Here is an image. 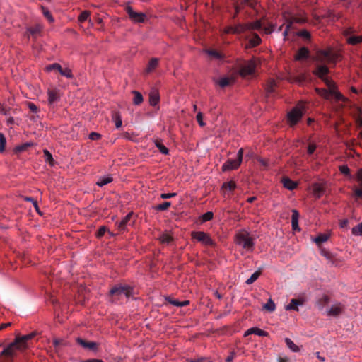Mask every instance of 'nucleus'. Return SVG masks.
Masks as SVG:
<instances>
[{"label":"nucleus","instance_id":"4468645a","mask_svg":"<svg viewBox=\"0 0 362 362\" xmlns=\"http://www.w3.org/2000/svg\"><path fill=\"white\" fill-rule=\"evenodd\" d=\"M76 342L78 344L81 346H82L84 349H87L92 351H96L98 344L96 342L94 341H86V340L78 337L76 339Z\"/></svg>","mask_w":362,"mask_h":362},{"label":"nucleus","instance_id":"c9c22d12","mask_svg":"<svg viewBox=\"0 0 362 362\" xmlns=\"http://www.w3.org/2000/svg\"><path fill=\"white\" fill-rule=\"evenodd\" d=\"M133 93L134 94L133 103L136 105H140L143 102V96L142 95L138 92V91H133Z\"/></svg>","mask_w":362,"mask_h":362},{"label":"nucleus","instance_id":"b1692460","mask_svg":"<svg viewBox=\"0 0 362 362\" xmlns=\"http://www.w3.org/2000/svg\"><path fill=\"white\" fill-rule=\"evenodd\" d=\"M281 182L284 187L289 190H293L297 187V183L287 177H284Z\"/></svg>","mask_w":362,"mask_h":362},{"label":"nucleus","instance_id":"a878e982","mask_svg":"<svg viewBox=\"0 0 362 362\" xmlns=\"http://www.w3.org/2000/svg\"><path fill=\"white\" fill-rule=\"evenodd\" d=\"M112 181V177L110 176V175H107V176L99 177V179L97 181L96 184L99 187H103V186L110 183Z\"/></svg>","mask_w":362,"mask_h":362},{"label":"nucleus","instance_id":"412c9836","mask_svg":"<svg viewBox=\"0 0 362 362\" xmlns=\"http://www.w3.org/2000/svg\"><path fill=\"white\" fill-rule=\"evenodd\" d=\"M251 334H254L260 337H265L268 335V333L267 332L261 329H259L257 327H252L245 332L244 337H247Z\"/></svg>","mask_w":362,"mask_h":362},{"label":"nucleus","instance_id":"5fc2aeb1","mask_svg":"<svg viewBox=\"0 0 362 362\" xmlns=\"http://www.w3.org/2000/svg\"><path fill=\"white\" fill-rule=\"evenodd\" d=\"M89 16H90V13L87 11H85L80 14L78 20L81 22H83L88 18Z\"/></svg>","mask_w":362,"mask_h":362},{"label":"nucleus","instance_id":"13d9d810","mask_svg":"<svg viewBox=\"0 0 362 362\" xmlns=\"http://www.w3.org/2000/svg\"><path fill=\"white\" fill-rule=\"evenodd\" d=\"M177 195V193H163L160 194V197L163 199H170L172 197H175Z\"/></svg>","mask_w":362,"mask_h":362},{"label":"nucleus","instance_id":"e433bc0d","mask_svg":"<svg viewBox=\"0 0 362 362\" xmlns=\"http://www.w3.org/2000/svg\"><path fill=\"white\" fill-rule=\"evenodd\" d=\"M59 72L61 75L65 76L67 78H72L74 77L71 70L69 68H62Z\"/></svg>","mask_w":362,"mask_h":362},{"label":"nucleus","instance_id":"680f3d73","mask_svg":"<svg viewBox=\"0 0 362 362\" xmlns=\"http://www.w3.org/2000/svg\"><path fill=\"white\" fill-rule=\"evenodd\" d=\"M317 146L315 144H310L308 146V153L312 155L315 151Z\"/></svg>","mask_w":362,"mask_h":362},{"label":"nucleus","instance_id":"49530a36","mask_svg":"<svg viewBox=\"0 0 362 362\" xmlns=\"http://www.w3.org/2000/svg\"><path fill=\"white\" fill-rule=\"evenodd\" d=\"M61 69H62V66L58 63H54V64H49V65L47 66L45 68L46 71H51L52 70H57L58 71H59Z\"/></svg>","mask_w":362,"mask_h":362},{"label":"nucleus","instance_id":"864d4df0","mask_svg":"<svg viewBox=\"0 0 362 362\" xmlns=\"http://www.w3.org/2000/svg\"><path fill=\"white\" fill-rule=\"evenodd\" d=\"M196 119H197V121L198 122V124H199V126L201 127H204L205 126V123L203 121V115L201 112H199L196 116Z\"/></svg>","mask_w":362,"mask_h":362},{"label":"nucleus","instance_id":"052dcab7","mask_svg":"<svg viewBox=\"0 0 362 362\" xmlns=\"http://www.w3.org/2000/svg\"><path fill=\"white\" fill-rule=\"evenodd\" d=\"M28 32L33 35H36L40 32V28L39 26H36L35 28H30L28 29Z\"/></svg>","mask_w":362,"mask_h":362},{"label":"nucleus","instance_id":"dca6fc26","mask_svg":"<svg viewBox=\"0 0 362 362\" xmlns=\"http://www.w3.org/2000/svg\"><path fill=\"white\" fill-rule=\"evenodd\" d=\"M225 33H234L239 34L244 33V27L242 26L241 23L237 24L234 26H228L225 28Z\"/></svg>","mask_w":362,"mask_h":362},{"label":"nucleus","instance_id":"6ab92c4d","mask_svg":"<svg viewBox=\"0 0 362 362\" xmlns=\"http://www.w3.org/2000/svg\"><path fill=\"white\" fill-rule=\"evenodd\" d=\"M292 216H291V226L293 230H300V228L298 227V219L300 214L298 211L296 209H293L291 211Z\"/></svg>","mask_w":362,"mask_h":362},{"label":"nucleus","instance_id":"bb28decb","mask_svg":"<svg viewBox=\"0 0 362 362\" xmlns=\"http://www.w3.org/2000/svg\"><path fill=\"white\" fill-rule=\"evenodd\" d=\"M329 238V235L326 233H320L317 237L314 238V242L320 245L323 243H325Z\"/></svg>","mask_w":362,"mask_h":362},{"label":"nucleus","instance_id":"6e6552de","mask_svg":"<svg viewBox=\"0 0 362 362\" xmlns=\"http://www.w3.org/2000/svg\"><path fill=\"white\" fill-rule=\"evenodd\" d=\"M329 73V69L325 65H317L315 69L313 71V74L320 78L325 85H332V82H334L332 80L329 79L327 74Z\"/></svg>","mask_w":362,"mask_h":362},{"label":"nucleus","instance_id":"ea45409f","mask_svg":"<svg viewBox=\"0 0 362 362\" xmlns=\"http://www.w3.org/2000/svg\"><path fill=\"white\" fill-rule=\"evenodd\" d=\"M171 206V202H164L156 206V209L158 211H165Z\"/></svg>","mask_w":362,"mask_h":362},{"label":"nucleus","instance_id":"8fccbe9b","mask_svg":"<svg viewBox=\"0 0 362 362\" xmlns=\"http://www.w3.org/2000/svg\"><path fill=\"white\" fill-rule=\"evenodd\" d=\"M214 214L211 211H207L206 213L204 214L202 216V219L203 222H206L213 218Z\"/></svg>","mask_w":362,"mask_h":362},{"label":"nucleus","instance_id":"bf43d9fd","mask_svg":"<svg viewBox=\"0 0 362 362\" xmlns=\"http://www.w3.org/2000/svg\"><path fill=\"white\" fill-rule=\"evenodd\" d=\"M101 137V135L97 132H91L89 136H88V138L90 139V140H93V141H95V140H98Z\"/></svg>","mask_w":362,"mask_h":362},{"label":"nucleus","instance_id":"f03ea898","mask_svg":"<svg viewBox=\"0 0 362 362\" xmlns=\"http://www.w3.org/2000/svg\"><path fill=\"white\" fill-rule=\"evenodd\" d=\"M327 89L316 88V92L320 96L325 99H329L331 97L334 98L337 100H344V97L337 90V86L334 82H332V85H326Z\"/></svg>","mask_w":362,"mask_h":362},{"label":"nucleus","instance_id":"0e129e2a","mask_svg":"<svg viewBox=\"0 0 362 362\" xmlns=\"http://www.w3.org/2000/svg\"><path fill=\"white\" fill-rule=\"evenodd\" d=\"M28 106L30 111H32L33 112H37L38 110L37 107L33 103H29Z\"/></svg>","mask_w":362,"mask_h":362},{"label":"nucleus","instance_id":"7c9ffc66","mask_svg":"<svg viewBox=\"0 0 362 362\" xmlns=\"http://www.w3.org/2000/svg\"><path fill=\"white\" fill-rule=\"evenodd\" d=\"M233 81V78L223 77L218 80V84L219 85L220 87L225 88L229 86Z\"/></svg>","mask_w":362,"mask_h":362},{"label":"nucleus","instance_id":"5701e85b","mask_svg":"<svg viewBox=\"0 0 362 362\" xmlns=\"http://www.w3.org/2000/svg\"><path fill=\"white\" fill-rule=\"evenodd\" d=\"M132 213L126 215L120 221L117 223V227L120 230H124L126 227L129 225V221L132 218Z\"/></svg>","mask_w":362,"mask_h":362},{"label":"nucleus","instance_id":"338daca9","mask_svg":"<svg viewBox=\"0 0 362 362\" xmlns=\"http://www.w3.org/2000/svg\"><path fill=\"white\" fill-rule=\"evenodd\" d=\"M354 194L356 197L362 199V189H356L354 190Z\"/></svg>","mask_w":362,"mask_h":362},{"label":"nucleus","instance_id":"c756f323","mask_svg":"<svg viewBox=\"0 0 362 362\" xmlns=\"http://www.w3.org/2000/svg\"><path fill=\"white\" fill-rule=\"evenodd\" d=\"M347 42L351 45H356L362 42V35L356 36L352 35L347 38Z\"/></svg>","mask_w":362,"mask_h":362},{"label":"nucleus","instance_id":"69168bd1","mask_svg":"<svg viewBox=\"0 0 362 362\" xmlns=\"http://www.w3.org/2000/svg\"><path fill=\"white\" fill-rule=\"evenodd\" d=\"M106 230H107V228L105 226H101L98 231V237L103 236L105 234Z\"/></svg>","mask_w":362,"mask_h":362},{"label":"nucleus","instance_id":"f257e3e1","mask_svg":"<svg viewBox=\"0 0 362 362\" xmlns=\"http://www.w3.org/2000/svg\"><path fill=\"white\" fill-rule=\"evenodd\" d=\"M235 241L238 245L241 246L245 250H253L255 245L254 239L247 231L245 230L238 231L235 235Z\"/></svg>","mask_w":362,"mask_h":362},{"label":"nucleus","instance_id":"7ed1b4c3","mask_svg":"<svg viewBox=\"0 0 362 362\" xmlns=\"http://www.w3.org/2000/svg\"><path fill=\"white\" fill-rule=\"evenodd\" d=\"M339 57V54L332 51L331 48L327 49H319L317 51L315 59L320 63H335Z\"/></svg>","mask_w":362,"mask_h":362},{"label":"nucleus","instance_id":"79ce46f5","mask_svg":"<svg viewBox=\"0 0 362 362\" xmlns=\"http://www.w3.org/2000/svg\"><path fill=\"white\" fill-rule=\"evenodd\" d=\"M264 308L269 312H273L276 308L275 303L269 298L268 302L264 305Z\"/></svg>","mask_w":362,"mask_h":362},{"label":"nucleus","instance_id":"2eb2a0df","mask_svg":"<svg viewBox=\"0 0 362 362\" xmlns=\"http://www.w3.org/2000/svg\"><path fill=\"white\" fill-rule=\"evenodd\" d=\"M33 336L34 334L31 333L26 335H23L22 337H16L15 340H18V344H19V346L24 349L26 348L27 341L31 339L33 337Z\"/></svg>","mask_w":362,"mask_h":362},{"label":"nucleus","instance_id":"9d476101","mask_svg":"<svg viewBox=\"0 0 362 362\" xmlns=\"http://www.w3.org/2000/svg\"><path fill=\"white\" fill-rule=\"evenodd\" d=\"M18 340H15L9 344L2 350L1 355L6 356V357H13L17 351L23 350V349L19 346V344H18Z\"/></svg>","mask_w":362,"mask_h":362},{"label":"nucleus","instance_id":"a19ab883","mask_svg":"<svg viewBox=\"0 0 362 362\" xmlns=\"http://www.w3.org/2000/svg\"><path fill=\"white\" fill-rule=\"evenodd\" d=\"M43 153H44L45 161L49 162L51 165H54L53 164L54 159L52 158V155L51 154V153L47 149H45L43 151Z\"/></svg>","mask_w":362,"mask_h":362},{"label":"nucleus","instance_id":"aec40b11","mask_svg":"<svg viewBox=\"0 0 362 362\" xmlns=\"http://www.w3.org/2000/svg\"><path fill=\"white\" fill-rule=\"evenodd\" d=\"M244 27V32L246 30H260L262 28V23L260 21H256L255 22L242 24Z\"/></svg>","mask_w":362,"mask_h":362},{"label":"nucleus","instance_id":"de8ad7c7","mask_svg":"<svg viewBox=\"0 0 362 362\" xmlns=\"http://www.w3.org/2000/svg\"><path fill=\"white\" fill-rule=\"evenodd\" d=\"M276 86V82L274 80H271L266 87V91L267 94L272 93Z\"/></svg>","mask_w":362,"mask_h":362},{"label":"nucleus","instance_id":"ddd939ff","mask_svg":"<svg viewBox=\"0 0 362 362\" xmlns=\"http://www.w3.org/2000/svg\"><path fill=\"white\" fill-rule=\"evenodd\" d=\"M47 100L49 105H52L60 99L59 90L57 88L48 89L47 90Z\"/></svg>","mask_w":362,"mask_h":362},{"label":"nucleus","instance_id":"e2e57ef3","mask_svg":"<svg viewBox=\"0 0 362 362\" xmlns=\"http://www.w3.org/2000/svg\"><path fill=\"white\" fill-rule=\"evenodd\" d=\"M122 118L119 115H117L115 117V127L116 128H119L122 127Z\"/></svg>","mask_w":362,"mask_h":362},{"label":"nucleus","instance_id":"774afa93","mask_svg":"<svg viewBox=\"0 0 362 362\" xmlns=\"http://www.w3.org/2000/svg\"><path fill=\"white\" fill-rule=\"evenodd\" d=\"M358 181L360 182L361 185H362V169H361V170L358 172Z\"/></svg>","mask_w":362,"mask_h":362},{"label":"nucleus","instance_id":"37998d69","mask_svg":"<svg viewBox=\"0 0 362 362\" xmlns=\"http://www.w3.org/2000/svg\"><path fill=\"white\" fill-rule=\"evenodd\" d=\"M41 9H42V12L43 15L45 16V17L47 18V19L49 22L52 23L54 21V18H53L52 16L51 15L50 12L49 11V10L44 6H42Z\"/></svg>","mask_w":362,"mask_h":362},{"label":"nucleus","instance_id":"1a4fd4ad","mask_svg":"<svg viewBox=\"0 0 362 362\" xmlns=\"http://www.w3.org/2000/svg\"><path fill=\"white\" fill-rule=\"evenodd\" d=\"M257 62L255 59H251L245 63L240 69V74L242 76H247L252 74L256 69Z\"/></svg>","mask_w":362,"mask_h":362},{"label":"nucleus","instance_id":"cd10ccee","mask_svg":"<svg viewBox=\"0 0 362 362\" xmlns=\"http://www.w3.org/2000/svg\"><path fill=\"white\" fill-rule=\"evenodd\" d=\"M313 190L314 194L317 197H320L323 194L324 192L322 185L319 183H315L313 185Z\"/></svg>","mask_w":362,"mask_h":362},{"label":"nucleus","instance_id":"3c124183","mask_svg":"<svg viewBox=\"0 0 362 362\" xmlns=\"http://www.w3.org/2000/svg\"><path fill=\"white\" fill-rule=\"evenodd\" d=\"M293 23V21H288V20H286V23L284 24V25H286V28H285V30L283 32V35H284V38H286V37L287 36L288 30L291 27Z\"/></svg>","mask_w":362,"mask_h":362},{"label":"nucleus","instance_id":"72a5a7b5","mask_svg":"<svg viewBox=\"0 0 362 362\" xmlns=\"http://www.w3.org/2000/svg\"><path fill=\"white\" fill-rule=\"evenodd\" d=\"M285 342L287 346L293 351V352H298L300 349L297 345L294 344V342L289 338L285 339Z\"/></svg>","mask_w":362,"mask_h":362},{"label":"nucleus","instance_id":"4c0bfd02","mask_svg":"<svg viewBox=\"0 0 362 362\" xmlns=\"http://www.w3.org/2000/svg\"><path fill=\"white\" fill-rule=\"evenodd\" d=\"M206 52L207 53V54L216 59H221L223 58L222 54L217 52L216 50L208 49L206 51Z\"/></svg>","mask_w":362,"mask_h":362},{"label":"nucleus","instance_id":"9b49d317","mask_svg":"<svg viewBox=\"0 0 362 362\" xmlns=\"http://www.w3.org/2000/svg\"><path fill=\"white\" fill-rule=\"evenodd\" d=\"M127 12L130 19L134 23H144L146 19V15L142 12H136L131 6L127 7Z\"/></svg>","mask_w":362,"mask_h":362},{"label":"nucleus","instance_id":"f8f14e48","mask_svg":"<svg viewBox=\"0 0 362 362\" xmlns=\"http://www.w3.org/2000/svg\"><path fill=\"white\" fill-rule=\"evenodd\" d=\"M344 310V305L341 303H336L332 305V306L327 310V316H338Z\"/></svg>","mask_w":362,"mask_h":362},{"label":"nucleus","instance_id":"f3484780","mask_svg":"<svg viewBox=\"0 0 362 362\" xmlns=\"http://www.w3.org/2000/svg\"><path fill=\"white\" fill-rule=\"evenodd\" d=\"M309 53V49L305 47H303L297 52L294 58L298 61L305 59L308 58Z\"/></svg>","mask_w":362,"mask_h":362},{"label":"nucleus","instance_id":"2f4dec72","mask_svg":"<svg viewBox=\"0 0 362 362\" xmlns=\"http://www.w3.org/2000/svg\"><path fill=\"white\" fill-rule=\"evenodd\" d=\"M154 143L155 146L158 148L162 154L168 155L169 153V150L162 144L160 141L156 140Z\"/></svg>","mask_w":362,"mask_h":362},{"label":"nucleus","instance_id":"f704fd0d","mask_svg":"<svg viewBox=\"0 0 362 362\" xmlns=\"http://www.w3.org/2000/svg\"><path fill=\"white\" fill-rule=\"evenodd\" d=\"M261 42V39L259 35L255 33L252 37L250 40L249 43L250 45L252 47L257 46Z\"/></svg>","mask_w":362,"mask_h":362},{"label":"nucleus","instance_id":"473e14b6","mask_svg":"<svg viewBox=\"0 0 362 362\" xmlns=\"http://www.w3.org/2000/svg\"><path fill=\"white\" fill-rule=\"evenodd\" d=\"M158 64V59L152 58L148 62V66L146 69L147 73L151 72Z\"/></svg>","mask_w":362,"mask_h":362},{"label":"nucleus","instance_id":"58836bf2","mask_svg":"<svg viewBox=\"0 0 362 362\" xmlns=\"http://www.w3.org/2000/svg\"><path fill=\"white\" fill-rule=\"evenodd\" d=\"M352 234L356 236L362 235V222L352 228Z\"/></svg>","mask_w":362,"mask_h":362},{"label":"nucleus","instance_id":"09e8293b","mask_svg":"<svg viewBox=\"0 0 362 362\" xmlns=\"http://www.w3.org/2000/svg\"><path fill=\"white\" fill-rule=\"evenodd\" d=\"M6 144V140L3 134H0V152H4L5 150V146Z\"/></svg>","mask_w":362,"mask_h":362},{"label":"nucleus","instance_id":"423d86ee","mask_svg":"<svg viewBox=\"0 0 362 362\" xmlns=\"http://www.w3.org/2000/svg\"><path fill=\"white\" fill-rule=\"evenodd\" d=\"M243 156V149L238 150L236 159H228L222 165V171L226 172L228 170L237 169L241 164Z\"/></svg>","mask_w":362,"mask_h":362},{"label":"nucleus","instance_id":"4be33fe9","mask_svg":"<svg viewBox=\"0 0 362 362\" xmlns=\"http://www.w3.org/2000/svg\"><path fill=\"white\" fill-rule=\"evenodd\" d=\"M160 100L158 91L156 89L152 90L149 93V103L152 106H156Z\"/></svg>","mask_w":362,"mask_h":362},{"label":"nucleus","instance_id":"6e6d98bb","mask_svg":"<svg viewBox=\"0 0 362 362\" xmlns=\"http://www.w3.org/2000/svg\"><path fill=\"white\" fill-rule=\"evenodd\" d=\"M339 170L344 175H349L350 174V170L347 165H341L339 167Z\"/></svg>","mask_w":362,"mask_h":362},{"label":"nucleus","instance_id":"a18cd8bd","mask_svg":"<svg viewBox=\"0 0 362 362\" xmlns=\"http://www.w3.org/2000/svg\"><path fill=\"white\" fill-rule=\"evenodd\" d=\"M222 188H225L230 191H233L236 188V184L233 181L224 182L222 185Z\"/></svg>","mask_w":362,"mask_h":362},{"label":"nucleus","instance_id":"a211bd4d","mask_svg":"<svg viewBox=\"0 0 362 362\" xmlns=\"http://www.w3.org/2000/svg\"><path fill=\"white\" fill-rule=\"evenodd\" d=\"M303 300L299 299L293 298L291 300L290 303L286 305V310H296L298 311V306L303 305Z\"/></svg>","mask_w":362,"mask_h":362},{"label":"nucleus","instance_id":"c85d7f7f","mask_svg":"<svg viewBox=\"0 0 362 362\" xmlns=\"http://www.w3.org/2000/svg\"><path fill=\"white\" fill-rule=\"evenodd\" d=\"M158 240L161 243L168 245L173 240V238L168 233H162L158 237Z\"/></svg>","mask_w":362,"mask_h":362},{"label":"nucleus","instance_id":"393cba45","mask_svg":"<svg viewBox=\"0 0 362 362\" xmlns=\"http://www.w3.org/2000/svg\"><path fill=\"white\" fill-rule=\"evenodd\" d=\"M284 25L279 26L277 29H276V25L275 24H273V23H270L267 26L264 27V30L265 32V33L267 34H270L272 33V32H274V31H277V32H280L282 30V27H283Z\"/></svg>","mask_w":362,"mask_h":362},{"label":"nucleus","instance_id":"20e7f679","mask_svg":"<svg viewBox=\"0 0 362 362\" xmlns=\"http://www.w3.org/2000/svg\"><path fill=\"white\" fill-rule=\"evenodd\" d=\"M133 289L132 287L127 285H117L112 287L110 291V295L115 300H119L123 296L125 298H129L132 296Z\"/></svg>","mask_w":362,"mask_h":362},{"label":"nucleus","instance_id":"603ef678","mask_svg":"<svg viewBox=\"0 0 362 362\" xmlns=\"http://www.w3.org/2000/svg\"><path fill=\"white\" fill-rule=\"evenodd\" d=\"M298 35L300 37H302L303 38H304L305 40L310 39V33L306 30H303L299 31L298 33Z\"/></svg>","mask_w":362,"mask_h":362},{"label":"nucleus","instance_id":"39448f33","mask_svg":"<svg viewBox=\"0 0 362 362\" xmlns=\"http://www.w3.org/2000/svg\"><path fill=\"white\" fill-rule=\"evenodd\" d=\"M303 113V107L301 105L294 107L290 112H288L287 114V119L290 126L293 127L296 125L302 118Z\"/></svg>","mask_w":362,"mask_h":362},{"label":"nucleus","instance_id":"4d7b16f0","mask_svg":"<svg viewBox=\"0 0 362 362\" xmlns=\"http://www.w3.org/2000/svg\"><path fill=\"white\" fill-rule=\"evenodd\" d=\"M166 300H168V302L169 303H170L171 305H174V306H176V307H180V301H179L177 299H173V298H171L170 297H168L166 298Z\"/></svg>","mask_w":362,"mask_h":362},{"label":"nucleus","instance_id":"0eeeda50","mask_svg":"<svg viewBox=\"0 0 362 362\" xmlns=\"http://www.w3.org/2000/svg\"><path fill=\"white\" fill-rule=\"evenodd\" d=\"M191 237L206 246H215L216 245L210 235L204 231H192Z\"/></svg>","mask_w":362,"mask_h":362},{"label":"nucleus","instance_id":"c03bdc74","mask_svg":"<svg viewBox=\"0 0 362 362\" xmlns=\"http://www.w3.org/2000/svg\"><path fill=\"white\" fill-rule=\"evenodd\" d=\"M260 273L259 272H254L251 276L246 280L247 284H252L254 283L259 276Z\"/></svg>","mask_w":362,"mask_h":362}]
</instances>
